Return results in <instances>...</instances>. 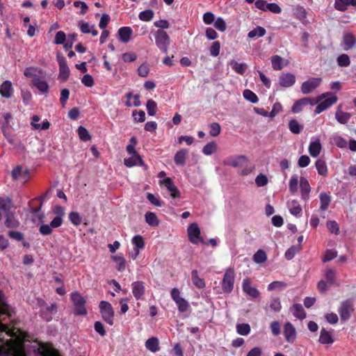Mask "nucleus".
Listing matches in <instances>:
<instances>
[{
	"instance_id": "nucleus-1",
	"label": "nucleus",
	"mask_w": 356,
	"mask_h": 356,
	"mask_svg": "<svg viewBox=\"0 0 356 356\" xmlns=\"http://www.w3.org/2000/svg\"><path fill=\"white\" fill-rule=\"evenodd\" d=\"M70 300L74 306V314L75 316H86L88 314L86 308V300L78 291L70 294Z\"/></svg>"
},
{
	"instance_id": "nucleus-2",
	"label": "nucleus",
	"mask_w": 356,
	"mask_h": 356,
	"mask_svg": "<svg viewBox=\"0 0 356 356\" xmlns=\"http://www.w3.org/2000/svg\"><path fill=\"white\" fill-rule=\"evenodd\" d=\"M154 37L155 42L158 48L164 54H167L170 42L168 33L162 29H159L155 32Z\"/></svg>"
},
{
	"instance_id": "nucleus-3",
	"label": "nucleus",
	"mask_w": 356,
	"mask_h": 356,
	"mask_svg": "<svg viewBox=\"0 0 356 356\" xmlns=\"http://www.w3.org/2000/svg\"><path fill=\"white\" fill-rule=\"evenodd\" d=\"M188 238L193 244H207L201 236L200 229L196 222L189 225L187 229Z\"/></svg>"
},
{
	"instance_id": "nucleus-4",
	"label": "nucleus",
	"mask_w": 356,
	"mask_h": 356,
	"mask_svg": "<svg viewBox=\"0 0 356 356\" xmlns=\"http://www.w3.org/2000/svg\"><path fill=\"white\" fill-rule=\"evenodd\" d=\"M99 307L104 321L112 325L113 324L114 312L111 303L102 300L99 302Z\"/></svg>"
},
{
	"instance_id": "nucleus-5",
	"label": "nucleus",
	"mask_w": 356,
	"mask_h": 356,
	"mask_svg": "<svg viewBox=\"0 0 356 356\" xmlns=\"http://www.w3.org/2000/svg\"><path fill=\"white\" fill-rule=\"evenodd\" d=\"M56 60L59 65L58 78L63 82L66 81L70 76V69L67 66L66 58L60 52H58Z\"/></svg>"
},
{
	"instance_id": "nucleus-6",
	"label": "nucleus",
	"mask_w": 356,
	"mask_h": 356,
	"mask_svg": "<svg viewBox=\"0 0 356 356\" xmlns=\"http://www.w3.org/2000/svg\"><path fill=\"white\" fill-rule=\"evenodd\" d=\"M322 82L320 77H312L307 81H304L301 86V92L304 95L309 94L318 88Z\"/></svg>"
},
{
	"instance_id": "nucleus-7",
	"label": "nucleus",
	"mask_w": 356,
	"mask_h": 356,
	"mask_svg": "<svg viewBox=\"0 0 356 356\" xmlns=\"http://www.w3.org/2000/svg\"><path fill=\"white\" fill-rule=\"evenodd\" d=\"M353 311V304L350 300L342 302L338 309L340 318L343 321H348L350 318L351 314Z\"/></svg>"
},
{
	"instance_id": "nucleus-8",
	"label": "nucleus",
	"mask_w": 356,
	"mask_h": 356,
	"mask_svg": "<svg viewBox=\"0 0 356 356\" xmlns=\"http://www.w3.org/2000/svg\"><path fill=\"white\" fill-rule=\"evenodd\" d=\"M323 101H321V102L317 105L315 108V113L319 114L325 110L330 108L332 105L335 104L337 102V97L330 92V95L327 97L323 98Z\"/></svg>"
},
{
	"instance_id": "nucleus-9",
	"label": "nucleus",
	"mask_w": 356,
	"mask_h": 356,
	"mask_svg": "<svg viewBox=\"0 0 356 356\" xmlns=\"http://www.w3.org/2000/svg\"><path fill=\"white\" fill-rule=\"evenodd\" d=\"M243 291L252 298H257L259 296L260 292L254 287L249 278L244 279L242 283Z\"/></svg>"
},
{
	"instance_id": "nucleus-10",
	"label": "nucleus",
	"mask_w": 356,
	"mask_h": 356,
	"mask_svg": "<svg viewBox=\"0 0 356 356\" xmlns=\"http://www.w3.org/2000/svg\"><path fill=\"white\" fill-rule=\"evenodd\" d=\"M224 293H230L234 288V271L232 269H227L224 274Z\"/></svg>"
},
{
	"instance_id": "nucleus-11",
	"label": "nucleus",
	"mask_w": 356,
	"mask_h": 356,
	"mask_svg": "<svg viewBox=\"0 0 356 356\" xmlns=\"http://www.w3.org/2000/svg\"><path fill=\"white\" fill-rule=\"evenodd\" d=\"M160 184L164 186L170 192V195L172 198L180 197L179 191L170 177H165L163 180L160 181Z\"/></svg>"
},
{
	"instance_id": "nucleus-12",
	"label": "nucleus",
	"mask_w": 356,
	"mask_h": 356,
	"mask_svg": "<svg viewBox=\"0 0 356 356\" xmlns=\"http://www.w3.org/2000/svg\"><path fill=\"white\" fill-rule=\"evenodd\" d=\"M132 293L134 298L138 300H141L145 292V283L142 281H136L131 284Z\"/></svg>"
},
{
	"instance_id": "nucleus-13",
	"label": "nucleus",
	"mask_w": 356,
	"mask_h": 356,
	"mask_svg": "<svg viewBox=\"0 0 356 356\" xmlns=\"http://www.w3.org/2000/svg\"><path fill=\"white\" fill-rule=\"evenodd\" d=\"M124 163L128 168L140 165L143 166L145 170L148 168L147 165L145 164L141 156L138 154L131 155V156L128 159H124Z\"/></svg>"
},
{
	"instance_id": "nucleus-14",
	"label": "nucleus",
	"mask_w": 356,
	"mask_h": 356,
	"mask_svg": "<svg viewBox=\"0 0 356 356\" xmlns=\"http://www.w3.org/2000/svg\"><path fill=\"white\" fill-rule=\"evenodd\" d=\"M43 76L40 75L39 77H35L32 79V85L36 87L41 92L47 93L49 92V85L47 82L44 80Z\"/></svg>"
},
{
	"instance_id": "nucleus-15",
	"label": "nucleus",
	"mask_w": 356,
	"mask_h": 356,
	"mask_svg": "<svg viewBox=\"0 0 356 356\" xmlns=\"http://www.w3.org/2000/svg\"><path fill=\"white\" fill-rule=\"evenodd\" d=\"M284 335L286 341L293 342L296 337V331L294 326L289 322L284 324Z\"/></svg>"
},
{
	"instance_id": "nucleus-16",
	"label": "nucleus",
	"mask_w": 356,
	"mask_h": 356,
	"mask_svg": "<svg viewBox=\"0 0 356 356\" xmlns=\"http://www.w3.org/2000/svg\"><path fill=\"white\" fill-rule=\"evenodd\" d=\"M300 188L302 199L307 200L309 197L311 187L308 180L304 177H301L300 179Z\"/></svg>"
},
{
	"instance_id": "nucleus-17",
	"label": "nucleus",
	"mask_w": 356,
	"mask_h": 356,
	"mask_svg": "<svg viewBox=\"0 0 356 356\" xmlns=\"http://www.w3.org/2000/svg\"><path fill=\"white\" fill-rule=\"evenodd\" d=\"M13 208L12 200L8 197H0V211L4 215L13 212Z\"/></svg>"
},
{
	"instance_id": "nucleus-18",
	"label": "nucleus",
	"mask_w": 356,
	"mask_h": 356,
	"mask_svg": "<svg viewBox=\"0 0 356 356\" xmlns=\"http://www.w3.org/2000/svg\"><path fill=\"white\" fill-rule=\"evenodd\" d=\"M296 82V76L291 73L282 74L279 78V83L284 88L292 86Z\"/></svg>"
},
{
	"instance_id": "nucleus-19",
	"label": "nucleus",
	"mask_w": 356,
	"mask_h": 356,
	"mask_svg": "<svg viewBox=\"0 0 356 356\" xmlns=\"http://www.w3.org/2000/svg\"><path fill=\"white\" fill-rule=\"evenodd\" d=\"M14 92V89L11 81H5L0 86V94L2 97L6 98H10Z\"/></svg>"
},
{
	"instance_id": "nucleus-20",
	"label": "nucleus",
	"mask_w": 356,
	"mask_h": 356,
	"mask_svg": "<svg viewBox=\"0 0 356 356\" xmlns=\"http://www.w3.org/2000/svg\"><path fill=\"white\" fill-rule=\"evenodd\" d=\"M188 154V151L186 149H181L177 151L174 156V161L176 165H185Z\"/></svg>"
},
{
	"instance_id": "nucleus-21",
	"label": "nucleus",
	"mask_w": 356,
	"mask_h": 356,
	"mask_svg": "<svg viewBox=\"0 0 356 356\" xmlns=\"http://www.w3.org/2000/svg\"><path fill=\"white\" fill-rule=\"evenodd\" d=\"M118 33L120 40L122 42L127 43L130 40L131 35L132 34V29L129 26H123L118 29Z\"/></svg>"
},
{
	"instance_id": "nucleus-22",
	"label": "nucleus",
	"mask_w": 356,
	"mask_h": 356,
	"mask_svg": "<svg viewBox=\"0 0 356 356\" xmlns=\"http://www.w3.org/2000/svg\"><path fill=\"white\" fill-rule=\"evenodd\" d=\"M348 6H356V0H335L334 8L340 11H345Z\"/></svg>"
},
{
	"instance_id": "nucleus-23",
	"label": "nucleus",
	"mask_w": 356,
	"mask_h": 356,
	"mask_svg": "<svg viewBox=\"0 0 356 356\" xmlns=\"http://www.w3.org/2000/svg\"><path fill=\"white\" fill-rule=\"evenodd\" d=\"M341 106L337 107L335 118L338 122L340 124H346L351 117V114L347 112H343L341 110Z\"/></svg>"
},
{
	"instance_id": "nucleus-24",
	"label": "nucleus",
	"mask_w": 356,
	"mask_h": 356,
	"mask_svg": "<svg viewBox=\"0 0 356 356\" xmlns=\"http://www.w3.org/2000/svg\"><path fill=\"white\" fill-rule=\"evenodd\" d=\"M321 144L319 139L310 143L309 145V152L312 157H317L321 151Z\"/></svg>"
},
{
	"instance_id": "nucleus-25",
	"label": "nucleus",
	"mask_w": 356,
	"mask_h": 356,
	"mask_svg": "<svg viewBox=\"0 0 356 356\" xmlns=\"http://www.w3.org/2000/svg\"><path fill=\"white\" fill-rule=\"evenodd\" d=\"M43 71L42 69L38 67H26L24 71L25 76L33 79L35 77H39L40 75H43Z\"/></svg>"
},
{
	"instance_id": "nucleus-26",
	"label": "nucleus",
	"mask_w": 356,
	"mask_h": 356,
	"mask_svg": "<svg viewBox=\"0 0 356 356\" xmlns=\"http://www.w3.org/2000/svg\"><path fill=\"white\" fill-rule=\"evenodd\" d=\"M343 42L345 44L344 49L348 50L353 49L356 44V38L355 37L350 33L344 34L343 37Z\"/></svg>"
},
{
	"instance_id": "nucleus-27",
	"label": "nucleus",
	"mask_w": 356,
	"mask_h": 356,
	"mask_svg": "<svg viewBox=\"0 0 356 356\" xmlns=\"http://www.w3.org/2000/svg\"><path fill=\"white\" fill-rule=\"evenodd\" d=\"M320 200V210L326 211L331 202L332 197L330 194L325 193H321L319 195Z\"/></svg>"
},
{
	"instance_id": "nucleus-28",
	"label": "nucleus",
	"mask_w": 356,
	"mask_h": 356,
	"mask_svg": "<svg viewBox=\"0 0 356 356\" xmlns=\"http://www.w3.org/2000/svg\"><path fill=\"white\" fill-rule=\"evenodd\" d=\"M191 280H192L193 284L197 289H203L206 286L204 280L203 278H201L199 277L198 272L197 270H193L191 271Z\"/></svg>"
},
{
	"instance_id": "nucleus-29",
	"label": "nucleus",
	"mask_w": 356,
	"mask_h": 356,
	"mask_svg": "<svg viewBox=\"0 0 356 356\" xmlns=\"http://www.w3.org/2000/svg\"><path fill=\"white\" fill-rule=\"evenodd\" d=\"M287 207L290 213L295 216H298L302 213V207L296 200L289 201Z\"/></svg>"
},
{
	"instance_id": "nucleus-30",
	"label": "nucleus",
	"mask_w": 356,
	"mask_h": 356,
	"mask_svg": "<svg viewBox=\"0 0 356 356\" xmlns=\"http://www.w3.org/2000/svg\"><path fill=\"white\" fill-rule=\"evenodd\" d=\"M232 69L235 71L236 73L239 74H243L245 72L248 68V65L245 63H238L237 61L233 60L230 61L228 64Z\"/></svg>"
},
{
	"instance_id": "nucleus-31",
	"label": "nucleus",
	"mask_w": 356,
	"mask_h": 356,
	"mask_svg": "<svg viewBox=\"0 0 356 356\" xmlns=\"http://www.w3.org/2000/svg\"><path fill=\"white\" fill-rule=\"evenodd\" d=\"M6 217L5 225L8 228H16L19 226V221L15 216L14 212L4 215Z\"/></svg>"
},
{
	"instance_id": "nucleus-32",
	"label": "nucleus",
	"mask_w": 356,
	"mask_h": 356,
	"mask_svg": "<svg viewBox=\"0 0 356 356\" xmlns=\"http://www.w3.org/2000/svg\"><path fill=\"white\" fill-rule=\"evenodd\" d=\"M145 347L152 353H156L159 350V341L156 337H151L145 342Z\"/></svg>"
},
{
	"instance_id": "nucleus-33",
	"label": "nucleus",
	"mask_w": 356,
	"mask_h": 356,
	"mask_svg": "<svg viewBox=\"0 0 356 356\" xmlns=\"http://www.w3.org/2000/svg\"><path fill=\"white\" fill-rule=\"evenodd\" d=\"M291 310L295 317L297 318H299L300 320L304 319L306 317L305 312L304 311V309L302 306V305L296 303L294 304L291 308Z\"/></svg>"
},
{
	"instance_id": "nucleus-34",
	"label": "nucleus",
	"mask_w": 356,
	"mask_h": 356,
	"mask_svg": "<svg viewBox=\"0 0 356 356\" xmlns=\"http://www.w3.org/2000/svg\"><path fill=\"white\" fill-rule=\"evenodd\" d=\"M319 342L323 344H332L334 342L331 334L325 329L321 330Z\"/></svg>"
},
{
	"instance_id": "nucleus-35",
	"label": "nucleus",
	"mask_w": 356,
	"mask_h": 356,
	"mask_svg": "<svg viewBox=\"0 0 356 356\" xmlns=\"http://www.w3.org/2000/svg\"><path fill=\"white\" fill-rule=\"evenodd\" d=\"M145 221L149 225L152 227H156L159 225L158 218L154 213L148 211L145 213Z\"/></svg>"
},
{
	"instance_id": "nucleus-36",
	"label": "nucleus",
	"mask_w": 356,
	"mask_h": 356,
	"mask_svg": "<svg viewBox=\"0 0 356 356\" xmlns=\"http://www.w3.org/2000/svg\"><path fill=\"white\" fill-rule=\"evenodd\" d=\"M331 143L339 148H345L347 146L346 140L341 136L334 134L331 136Z\"/></svg>"
},
{
	"instance_id": "nucleus-37",
	"label": "nucleus",
	"mask_w": 356,
	"mask_h": 356,
	"mask_svg": "<svg viewBox=\"0 0 356 356\" xmlns=\"http://www.w3.org/2000/svg\"><path fill=\"white\" fill-rule=\"evenodd\" d=\"M316 168L318 171V173L323 177L327 176V167L325 161L322 159H318L316 161Z\"/></svg>"
},
{
	"instance_id": "nucleus-38",
	"label": "nucleus",
	"mask_w": 356,
	"mask_h": 356,
	"mask_svg": "<svg viewBox=\"0 0 356 356\" xmlns=\"http://www.w3.org/2000/svg\"><path fill=\"white\" fill-rule=\"evenodd\" d=\"M113 261L117 264V270L120 272L124 270L126 267V260L123 257L114 255L111 257Z\"/></svg>"
},
{
	"instance_id": "nucleus-39",
	"label": "nucleus",
	"mask_w": 356,
	"mask_h": 356,
	"mask_svg": "<svg viewBox=\"0 0 356 356\" xmlns=\"http://www.w3.org/2000/svg\"><path fill=\"white\" fill-rule=\"evenodd\" d=\"M134 249L143 250L145 248V243L144 238L140 235H136L131 239Z\"/></svg>"
},
{
	"instance_id": "nucleus-40",
	"label": "nucleus",
	"mask_w": 356,
	"mask_h": 356,
	"mask_svg": "<svg viewBox=\"0 0 356 356\" xmlns=\"http://www.w3.org/2000/svg\"><path fill=\"white\" fill-rule=\"evenodd\" d=\"M266 29L261 26H257L253 30L250 31L248 36L250 38H261L266 34Z\"/></svg>"
},
{
	"instance_id": "nucleus-41",
	"label": "nucleus",
	"mask_w": 356,
	"mask_h": 356,
	"mask_svg": "<svg viewBox=\"0 0 356 356\" xmlns=\"http://www.w3.org/2000/svg\"><path fill=\"white\" fill-rule=\"evenodd\" d=\"M299 182L300 181L298 180V177L297 175H293L291 176L289 183V188L291 194H295L297 193Z\"/></svg>"
},
{
	"instance_id": "nucleus-42",
	"label": "nucleus",
	"mask_w": 356,
	"mask_h": 356,
	"mask_svg": "<svg viewBox=\"0 0 356 356\" xmlns=\"http://www.w3.org/2000/svg\"><path fill=\"white\" fill-rule=\"evenodd\" d=\"M289 129L293 134H298L303 129V127L296 120L293 119L289 121Z\"/></svg>"
},
{
	"instance_id": "nucleus-43",
	"label": "nucleus",
	"mask_w": 356,
	"mask_h": 356,
	"mask_svg": "<svg viewBox=\"0 0 356 356\" xmlns=\"http://www.w3.org/2000/svg\"><path fill=\"white\" fill-rule=\"evenodd\" d=\"M301 250V245H292L285 252V258L287 260H291Z\"/></svg>"
},
{
	"instance_id": "nucleus-44",
	"label": "nucleus",
	"mask_w": 356,
	"mask_h": 356,
	"mask_svg": "<svg viewBox=\"0 0 356 356\" xmlns=\"http://www.w3.org/2000/svg\"><path fill=\"white\" fill-rule=\"evenodd\" d=\"M283 58L277 55L271 57L272 67L275 70H281L283 68Z\"/></svg>"
},
{
	"instance_id": "nucleus-45",
	"label": "nucleus",
	"mask_w": 356,
	"mask_h": 356,
	"mask_svg": "<svg viewBox=\"0 0 356 356\" xmlns=\"http://www.w3.org/2000/svg\"><path fill=\"white\" fill-rule=\"evenodd\" d=\"M147 113L150 116H154L157 111V104L152 99L147 100L146 104Z\"/></svg>"
},
{
	"instance_id": "nucleus-46",
	"label": "nucleus",
	"mask_w": 356,
	"mask_h": 356,
	"mask_svg": "<svg viewBox=\"0 0 356 356\" xmlns=\"http://www.w3.org/2000/svg\"><path fill=\"white\" fill-rule=\"evenodd\" d=\"M308 100L307 99H304V98L302 99H300L298 101H296L292 108H291V111L293 113H300L302 110V108L305 106H307V102Z\"/></svg>"
},
{
	"instance_id": "nucleus-47",
	"label": "nucleus",
	"mask_w": 356,
	"mask_h": 356,
	"mask_svg": "<svg viewBox=\"0 0 356 356\" xmlns=\"http://www.w3.org/2000/svg\"><path fill=\"white\" fill-rule=\"evenodd\" d=\"M78 135L79 138L84 142L91 140V136L88 133V131L83 127L80 126L77 129Z\"/></svg>"
},
{
	"instance_id": "nucleus-48",
	"label": "nucleus",
	"mask_w": 356,
	"mask_h": 356,
	"mask_svg": "<svg viewBox=\"0 0 356 356\" xmlns=\"http://www.w3.org/2000/svg\"><path fill=\"white\" fill-rule=\"evenodd\" d=\"M325 277L330 284L338 285L336 280V273L332 269H328L325 273Z\"/></svg>"
},
{
	"instance_id": "nucleus-49",
	"label": "nucleus",
	"mask_w": 356,
	"mask_h": 356,
	"mask_svg": "<svg viewBox=\"0 0 356 356\" xmlns=\"http://www.w3.org/2000/svg\"><path fill=\"white\" fill-rule=\"evenodd\" d=\"M153 17L154 12L150 9L145 10L140 12L138 15L139 19L143 22H149L153 18Z\"/></svg>"
},
{
	"instance_id": "nucleus-50",
	"label": "nucleus",
	"mask_w": 356,
	"mask_h": 356,
	"mask_svg": "<svg viewBox=\"0 0 356 356\" xmlns=\"http://www.w3.org/2000/svg\"><path fill=\"white\" fill-rule=\"evenodd\" d=\"M254 261L257 264H262L267 259V256L264 250H259L253 256Z\"/></svg>"
},
{
	"instance_id": "nucleus-51",
	"label": "nucleus",
	"mask_w": 356,
	"mask_h": 356,
	"mask_svg": "<svg viewBox=\"0 0 356 356\" xmlns=\"http://www.w3.org/2000/svg\"><path fill=\"white\" fill-rule=\"evenodd\" d=\"M243 95L244 98L251 103L255 104L259 100L257 96L250 90H245Z\"/></svg>"
},
{
	"instance_id": "nucleus-52",
	"label": "nucleus",
	"mask_w": 356,
	"mask_h": 356,
	"mask_svg": "<svg viewBox=\"0 0 356 356\" xmlns=\"http://www.w3.org/2000/svg\"><path fill=\"white\" fill-rule=\"evenodd\" d=\"M248 163V159L245 156H240L230 161L229 164L234 167L243 166Z\"/></svg>"
},
{
	"instance_id": "nucleus-53",
	"label": "nucleus",
	"mask_w": 356,
	"mask_h": 356,
	"mask_svg": "<svg viewBox=\"0 0 356 356\" xmlns=\"http://www.w3.org/2000/svg\"><path fill=\"white\" fill-rule=\"evenodd\" d=\"M286 287V284L285 282H280V281H275L268 284V290L273 291V290L277 289V290L280 291Z\"/></svg>"
},
{
	"instance_id": "nucleus-54",
	"label": "nucleus",
	"mask_w": 356,
	"mask_h": 356,
	"mask_svg": "<svg viewBox=\"0 0 356 356\" xmlns=\"http://www.w3.org/2000/svg\"><path fill=\"white\" fill-rule=\"evenodd\" d=\"M269 307L271 310H273L275 312H279L282 309V305H281L280 298H273L270 300Z\"/></svg>"
},
{
	"instance_id": "nucleus-55",
	"label": "nucleus",
	"mask_w": 356,
	"mask_h": 356,
	"mask_svg": "<svg viewBox=\"0 0 356 356\" xmlns=\"http://www.w3.org/2000/svg\"><path fill=\"white\" fill-rule=\"evenodd\" d=\"M69 220L75 226H78L81 223V217L79 213L76 211H72L70 213Z\"/></svg>"
},
{
	"instance_id": "nucleus-56",
	"label": "nucleus",
	"mask_w": 356,
	"mask_h": 356,
	"mask_svg": "<svg viewBox=\"0 0 356 356\" xmlns=\"http://www.w3.org/2000/svg\"><path fill=\"white\" fill-rule=\"evenodd\" d=\"M216 150V143L215 142H210L207 143L202 149V152L205 155H211Z\"/></svg>"
},
{
	"instance_id": "nucleus-57",
	"label": "nucleus",
	"mask_w": 356,
	"mask_h": 356,
	"mask_svg": "<svg viewBox=\"0 0 356 356\" xmlns=\"http://www.w3.org/2000/svg\"><path fill=\"white\" fill-rule=\"evenodd\" d=\"M237 332L241 335H248L250 332V326L247 323L238 324L236 326Z\"/></svg>"
},
{
	"instance_id": "nucleus-58",
	"label": "nucleus",
	"mask_w": 356,
	"mask_h": 356,
	"mask_svg": "<svg viewBox=\"0 0 356 356\" xmlns=\"http://www.w3.org/2000/svg\"><path fill=\"white\" fill-rule=\"evenodd\" d=\"M337 63L341 67H348L350 63V58L347 54H341L337 58Z\"/></svg>"
},
{
	"instance_id": "nucleus-59",
	"label": "nucleus",
	"mask_w": 356,
	"mask_h": 356,
	"mask_svg": "<svg viewBox=\"0 0 356 356\" xmlns=\"http://www.w3.org/2000/svg\"><path fill=\"white\" fill-rule=\"evenodd\" d=\"M327 228L333 234H338L339 227L336 221L328 220L326 223Z\"/></svg>"
},
{
	"instance_id": "nucleus-60",
	"label": "nucleus",
	"mask_w": 356,
	"mask_h": 356,
	"mask_svg": "<svg viewBox=\"0 0 356 356\" xmlns=\"http://www.w3.org/2000/svg\"><path fill=\"white\" fill-rule=\"evenodd\" d=\"M132 115L134 118V120L138 122H143L145 120V111L140 110V111H134Z\"/></svg>"
},
{
	"instance_id": "nucleus-61",
	"label": "nucleus",
	"mask_w": 356,
	"mask_h": 356,
	"mask_svg": "<svg viewBox=\"0 0 356 356\" xmlns=\"http://www.w3.org/2000/svg\"><path fill=\"white\" fill-rule=\"evenodd\" d=\"M70 90L64 88L60 91V102L63 107H64L69 99Z\"/></svg>"
},
{
	"instance_id": "nucleus-62",
	"label": "nucleus",
	"mask_w": 356,
	"mask_h": 356,
	"mask_svg": "<svg viewBox=\"0 0 356 356\" xmlns=\"http://www.w3.org/2000/svg\"><path fill=\"white\" fill-rule=\"evenodd\" d=\"M175 302L178 307L179 311L181 312H186L188 308L189 305L188 302L183 298H181L180 299L177 300Z\"/></svg>"
},
{
	"instance_id": "nucleus-63",
	"label": "nucleus",
	"mask_w": 356,
	"mask_h": 356,
	"mask_svg": "<svg viewBox=\"0 0 356 356\" xmlns=\"http://www.w3.org/2000/svg\"><path fill=\"white\" fill-rule=\"evenodd\" d=\"M66 40V35L62 31H58L55 35L54 43L56 44H63Z\"/></svg>"
},
{
	"instance_id": "nucleus-64",
	"label": "nucleus",
	"mask_w": 356,
	"mask_h": 356,
	"mask_svg": "<svg viewBox=\"0 0 356 356\" xmlns=\"http://www.w3.org/2000/svg\"><path fill=\"white\" fill-rule=\"evenodd\" d=\"M220 49V43L219 41H216L212 43L210 47V54L211 56L216 57L219 55Z\"/></svg>"
}]
</instances>
